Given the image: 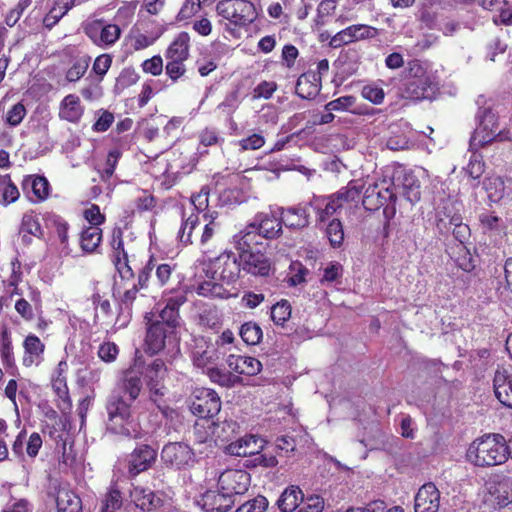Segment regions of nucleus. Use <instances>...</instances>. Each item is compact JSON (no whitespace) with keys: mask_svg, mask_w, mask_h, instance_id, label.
Returning a JSON list of instances; mask_svg holds the SVG:
<instances>
[{"mask_svg":"<svg viewBox=\"0 0 512 512\" xmlns=\"http://www.w3.org/2000/svg\"><path fill=\"white\" fill-rule=\"evenodd\" d=\"M260 239L254 226L248 224L243 230L232 237V244L240 258L243 254L257 251L258 245L261 244Z\"/></svg>","mask_w":512,"mask_h":512,"instance_id":"obj_22","label":"nucleus"},{"mask_svg":"<svg viewBox=\"0 0 512 512\" xmlns=\"http://www.w3.org/2000/svg\"><path fill=\"white\" fill-rule=\"evenodd\" d=\"M122 506V494L120 490L111 487L105 495L102 512H115Z\"/></svg>","mask_w":512,"mask_h":512,"instance_id":"obj_51","label":"nucleus"},{"mask_svg":"<svg viewBox=\"0 0 512 512\" xmlns=\"http://www.w3.org/2000/svg\"><path fill=\"white\" fill-rule=\"evenodd\" d=\"M282 224L291 229H303L309 225V214L304 207L280 208Z\"/></svg>","mask_w":512,"mask_h":512,"instance_id":"obj_28","label":"nucleus"},{"mask_svg":"<svg viewBox=\"0 0 512 512\" xmlns=\"http://www.w3.org/2000/svg\"><path fill=\"white\" fill-rule=\"evenodd\" d=\"M291 317L290 303L283 299L277 302L271 308V319L276 325H284V323Z\"/></svg>","mask_w":512,"mask_h":512,"instance_id":"obj_47","label":"nucleus"},{"mask_svg":"<svg viewBox=\"0 0 512 512\" xmlns=\"http://www.w3.org/2000/svg\"><path fill=\"white\" fill-rule=\"evenodd\" d=\"M113 263L123 280H130L134 277L132 268L128 264V256L125 251L113 255Z\"/></svg>","mask_w":512,"mask_h":512,"instance_id":"obj_52","label":"nucleus"},{"mask_svg":"<svg viewBox=\"0 0 512 512\" xmlns=\"http://www.w3.org/2000/svg\"><path fill=\"white\" fill-rule=\"evenodd\" d=\"M142 379L134 371H126L117 390L126 400L133 403L138 399L142 390Z\"/></svg>","mask_w":512,"mask_h":512,"instance_id":"obj_27","label":"nucleus"},{"mask_svg":"<svg viewBox=\"0 0 512 512\" xmlns=\"http://www.w3.org/2000/svg\"><path fill=\"white\" fill-rule=\"evenodd\" d=\"M485 165L482 161V157L477 154H473L466 167V173L474 180L479 179L484 173Z\"/></svg>","mask_w":512,"mask_h":512,"instance_id":"obj_59","label":"nucleus"},{"mask_svg":"<svg viewBox=\"0 0 512 512\" xmlns=\"http://www.w3.org/2000/svg\"><path fill=\"white\" fill-rule=\"evenodd\" d=\"M342 203L336 198L335 195H332L328 202L325 204L324 208H319L317 211L318 221L326 222L329 220L331 216H333L339 208H341Z\"/></svg>","mask_w":512,"mask_h":512,"instance_id":"obj_56","label":"nucleus"},{"mask_svg":"<svg viewBox=\"0 0 512 512\" xmlns=\"http://www.w3.org/2000/svg\"><path fill=\"white\" fill-rule=\"evenodd\" d=\"M85 33L98 45H113L120 37L121 30L118 25H104L102 20H95L85 27Z\"/></svg>","mask_w":512,"mask_h":512,"instance_id":"obj_13","label":"nucleus"},{"mask_svg":"<svg viewBox=\"0 0 512 512\" xmlns=\"http://www.w3.org/2000/svg\"><path fill=\"white\" fill-rule=\"evenodd\" d=\"M268 505L269 502L267 498L258 495L239 506L235 512H264L268 508Z\"/></svg>","mask_w":512,"mask_h":512,"instance_id":"obj_55","label":"nucleus"},{"mask_svg":"<svg viewBox=\"0 0 512 512\" xmlns=\"http://www.w3.org/2000/svg\"><path fill=\"white\" fill-rule=\"evenodd\" d=\"M26 355L23 358L25 366H31L34 362V357L38 358L45 349V345L35 335H28L23 343Z\"/></svg>","mask_w":512,"mask_h":512,"instance_id":"obj_38","label":"nucleus"},{"mask_svg":"<svg viewBox=\"0 0 512 512\" xmlns=\"http://www.w3.org/2000/svg\"><path fill=\"white\" fill-rule=\"evenodd\" d=\"M198 221H199L198 215L191 214L183 222V224L179 230V233H178L179 240L183 244L188 245V244L192 243V240H191L192 232H193L194 228L197 226Z\"/></svg>","mask_w":512,"mask_h":512,"instance_id":"obj_53","label":"nucleus"},{"mask_svg":"<svg viewBox=\"0 0 512 512\" xmlns=\"http://www.w3.org/2000/svg\"><path fill=\"white\" fill-rule=\"evenodd\" d=\"M207 375L212 382L226 388H232L242 383L241 377L233 375L231 372L219 369L217 367L208 368Z\"/></svg>","mask_w":512,"mask_h":512,"instance_id":"obj_37","label":"nucleus"},{"mask_svg":"<svg viewBox=\"0 0 512 512\" xmlns=\"http://www.w3.org/2000/svg\"><path fill=\"white\" fill-rule=\"evenodd\" d=\"M462 221L459 204L447 200L436 211V229L441 235H449L452 226Z\"/></svg>","mask_w":512,"mask_h":512,"instance_id":"obj_15","label":"nucleus"},{"mask_svg":"<svg viewBox=\"0 0 512 512\" xmlns=\"http://www.w3.org/2000/svg\"><path fill=\"white\" fill-rule=\"evenodd\" d=\"M304 500L302 490L295 485H290L281 493L276 505L281 512H293Z\"/></svg>","mask_w":512,"mask_h":512,"instance_id":"obj_29","label":"nucleus"},{"mask_svg":"<svg viewBox=\"0 0 512 512\" xmlns=\"http://www.w3.org/2000/svg\"><path fill=\"white\" fill-rule=\"evenodd\" d=\"M265 441L254 435L245 436L227 446L230 454L240 457H247L259 454L263 449Z\"/></svg>","mask_w":512,"mask_h":512,"instance_id":"obj_24","label":"nucleus"},{"mask_svg":"<svg viewBox=\"0 0 512 512\" xmlns=\"http://www.w3.org/2000/svg\"><path fill=\"white\" fill-rule=\"evenodd\" d=\"M27 114L25 106L18 102L14 104L7 112L4 118L5 123L10 127H17L21 124Z\"/></svg>","mask_w":512,"mask_h":512,"instance_id":"obj_50","label":"nucleus"},{"mask_svg":"<svg viewBox=\"0 0 512 512\" xmlns=\"http://www.w3.org/2000/svg\"><path fill=\"white\" fill-rule=\"evenodd\" d=\"M185 301L186 297L184 295H177L167 299L165 306L159 311L155 319H151V322L159 323L161 326L177 332L181 321L179 308Z\"/></svg>","mask_w":512,"mask_h":512,"instance_id":"obj_14","label":"nucleus"},{"mask_svg":"<svg viewBox=\"0 0 512 512\" xmlns=\"http://www.w3.org/2000/svg\"><path fill=\"white\" fill-rule=\"evenodd\" d=\"M223 141L224 139L220 137L219 132L215 128L206 127L199 133V142L205 147L218 145Z\"/></svg>","mask_w":512,"mask_h":512,"instance_id":"obj_58","label":"nucleus"},{"mask_svg":"<svg viewBox=\"0 0 512 512\" xmlns=\"http://www.w3.org/2000/svg\"><path fill=\"white\" fill-rule=\"evenodd\" d=\"M102 240V230L97 226H89L84 229L80 237V246L86 253L96 251Z\"/></svg>","mask_w":512,"mask_h":512,"instance_id":"obj_36","label":"nucleus"},{"mask_svg":"<svg viewBox=\"0 0 512 512\" xmlns=\"http://www.w3.org/2000/svg\"><path fill=\"white\" fill-rule=\"evenodd\" d=\"M192 449L183 442H170L162 448L161 460L172 468L182 469L193 462Z\"/></svg>","mask_w":512,"mask_h":512,"instance_id":"obj_10","label":"nucleus"},{"mask_svg":"<svg viewBox=\"0 0 512 512\" xmlns=\"http://www.w3.org/2000/svg\"><path fill=\"white\" fill-rule=\"evenodd\" d=\"M199 505L206 512H228L235 504V499L223 490H208L199 500Z\"/></svg>","mask_w":512,"mask_h":512,"instance_id":"obj_16","label":"nucleus"},{"mask_svg":"<svg viewBox=\"0 0 512 512\" xmlns=\"http://www.w3.org/2000/svg\"><path fill=\"white\" fill-rule=\"evenodd\" d=\"M490 501L499 507H505L512 502V477L495 475L486 484Z\"/></svg>","mask_w":512,"mask_h":512,"instance_id":"obj_12","label":"nucleus"},{"mask_svg":"<svg viewBox=\"0 0 512 512\" xmlns=\"http://www.w3.org/2000/svg\"><path fill=\"white\" fill-rule=\"evenodd\" d=\"M326 236L332 247H340L344 240L343 225L339 219H332L326 227Z\"/></svg>","mask_w":512,"mask_h":512,"instance_id":"obj_44","label":"nucleus"},{"mask_svg":"<svg viewBox=\"0 0 512 512\" xmlns=\"http://www.w3.org/2000/svg\"><path fill=\"white\" fill-rule=\"evenodd\" d=\"M189 41V34L181 32L167 49L166 58L168 61L184 62L189 55Z\"/></svg>","mask_w":512,"mask_h":512,"instance_id":"obj_34","label":"nucleus"},{"mask_svg":"<svg viewBox=\"0 0 512 512\" xmlns=\"http://www.w3.org/2000/svg\"><path fill=\"white\" fill-rule=\"evenodd\" d=\"M24 185H30L37 201H42L49 194V183L45 177L36 176L25 180Z\"/></svg>","mask_w":512,"mask_h":512,"instance_id":"obj_45","label":"nucleus"},{"mask_svg":"<svg viewBox=\"0 0 512 512\" xmlns=\"http://www.w3.org/2000/svg\"><path fill=\"white\" fill-rule=\"evenodd\" d=\"M436 84L431 76L423 74L408 80L405 87V95L411 99L431 98L435 93Z\"/></svg>","mask_w":512,"mask_h":512,"instance_id":"obj_21","label":"nucleus"},{"mask_svg":"<svg viewBox=\"0 0 512 512\" xmlns=\"http://www.w3.org/2000/svg\"><path fill=\"white\" fill-rule=\"evenodd\" d=\"M130 498L137 508L147 512L154 511L163 504L159 495L141 486H135L131 489Z\"/></svg>","mask_w":512,"mask_h":512,"instance_id":"obj_23","label":"nucleus"},{"mask_svg":"<svg viewBox=\"0 0 512 512\" xmlns=\"http://www.w3.org/2000/svg\"><path fill=\"white\" fill-rule=\"evenodd\" d=\"M251 483V476L245 470L229 469L218 478V487L236 500L237 496L245 494Z\"/></svg>","mask_w":512,"mask_h":512,"instance_id":"obj_6","label":"nucleus"},{"mask_svg":"<svg viewBox=\"0 0 512 512\" xmlns=\"http://www.w3.org/2000/svg\"><path fill=\"white\" fill-rule=\"evenodd\" d=\"M450 233L460 244L467 243L471 236L470 228L467 224L463 223V220L454 224Z\"/></svg>","mask_w":512,"mask_h":512,"instance_id":"obj_62","label":"nucleus"},{"mask_svg":"<svg viewBox=\"0 0 512 512\" xmlns=\"http://www.w3.org/2000/svg\"><path fill=\"white\" fill-rule=\"evenodd\" d=\"M164 378L152 374H146V385L149 390V401L160 408V400L165 395Z\"/></svg>","mask_w":512,"mask_h":512,"instance_id":"obj_39","label":"nucleus"},{"mask_svg":"<svg viewBox=\"0 0 512 512\" xmlns=\"http://www.w3.org/2000/svg\"><path fill=\"white\" fill-rule=\"evenodd\" d=\"M239 334L248 345H256L262 338V329L254 322H246L240 327Z\"/></svg>","mask_w":512,"mask_h":512,"instance_id":"obj_42","label":"nucleus"},{"mask_svg":"<svg viewBox=\"0 0 512 512\" xmlns=\"http://www.w3.org/2000/svg\"><path fill=\"white\" fill-rule=\"evenodd\" d=\"M216 11L218 15L238 26L250 24L257 17L255 6L247 0H222L217 3Z\"/></svg>","mask_w":512,"mask_h":512,"instance_id":"obj_3","label":"nucleus"},{"mask_svg":"<svg viewBox=\"0 0 512 512\" xmlns=\"http://www.w3.org/2000/svg\"><path fill=\"white\" fill-rule=\"evenodd\" d=\"M211 433L214 436V442H228L236 435L239 425L234 420H224L222 422L211 421Z\"/></svg>","mask_w":512,"mask_h":512,"instance_id":"obj_35","label":"nucleus"},{"mask_svg":"<svg viewBox=\"0 0 512 512\" xmlns=\"http://www.w3.org/2000/svg\"><path fill=\"white\" fill-rule=\"evenodd\" d=\"M0 350H1V357L3 360V363L7 367H13L15 364L14 355H13V347L11 339L7 333V331H4L2 333V338L0 341Z\"/></svg>","mask_w":512,"mask_h":512,"instance_id":"obj_54","label":"nucleus"},{"mask_svg":"<svg viewBox=\"0 0 512 512\" xmlns=\"http://www.w3.org/2000/svg\"><path fill=\"white\" fill-rule=\"evenodd\" d=\"M191 349V360L197 368H210L220 359V354L215 345L204 337L194 339Z\"/></svg>","mask_w":512,"mask_h":512,"instance_id":"obj_11","label":"nucleus"},{"mask_svg":"<svg viewBox=\"0 0 512 512\" xmlns=\"http://www.w3.org/2000/svg\"><path fill=\"white\" fill-rule=\"evenodd\" d=\"M220 409V397L212 389L199 390L190 404L191 412L198 416L200 420H210L220 412Z\"/></svg>","mask_w":512,"mask_h":512,"instance_id":"obj_7","label":"nucleus"},{"mask_svg":"<svg viewBox=\"0 0 512 512\" xmlns=\"http://www.w3.org/2000/svg\"><path fill=\"white\" fill-rule=\"evenodd\" d=\"M440 492L433 483L424 484L415 496V512H438Z\"/></svg>","mask_w":512,"mask_h":512,"instance_id":"obj_17","label":"nucleus"},{"mask_svg":"<svg viewBox=\"0 0 512 512\" xmlns=\"http://www.w3.org/2000/svg\"><path fill=\"white\" fill-rule=\"evenodd\" d=\"M356 103V98L354 96H351V95H346V96H342V97H339L335 100H332L330 102H328L326 105H325V110L326 111H337V112H352V113H357L356 110L353 109V106L355 105Z\"/></svg>","mask_w":512,"mask_h":512,"instance_id":"obj_46","label":"nucleus"},{"mask_svg":"<svg viewBox=\"0 0 512 512\" xmlns=\"http://www.w3.org/2000/svg\"><path fill=\"white\" fill-rule=\"evenodd\" d=\"M320 89L321 77L315 71H308L299 76L295 92L302 99H313Z\"/></svg>","mask_w":512,"mask_h":512,"instance_id":"obj_25","label":"nucleus"},{"mask_svg":"<svg viewBox=\"0 0 512 512\" xmlns=\"http://www.w3.org/2000/svg\"><path fill=\"white\" fill-rule=\"evenodd\" d=\"M226 363L236 373L249 376L258 374L262 369L261 362L250 356L230 354L226 359Z\"/></svg>","mask_w":512,"mask_h":512,"instance_id":"obj_26","label":"nucleus"},{"mask_svg":"<svg viewBox=\"0 0 512 512\" xmlns=\"http://www.w3.org/2000/svg\"><path fill=\"white\" fill-rule=\"evenodd\" d=\"M259 234V238L276 239L282 234V222L273 214L259 213L250 223Z\"/></svg>","mask_w":512,"mask_h":512,"instance_id":"obj_20","label":"nucleus"},{"mask_svg":"<svg viewBox=\"0 0 512 512\" xmlns=\"http://www.w3.org/2000/svg\"><path fill=\"white\" fill-rule=\"evenodd\" d=\"M239 259L243 271L251 275L266 277L271 271L270 259L259 250L243 254Z\"/></svg>","mask_w":512,"mask_h":512,"instance_id":"obj_19","label":"nucleus"},{"mask_svg":"<svg viewBox=\"0 0 512 512\" xmlns=\"http://www.w3.org/2000/svg\"><path fill=\"white\" fill-rule=\"evenodd\" d=\"M384 95L383 89L375 85H366L362 89V96L374 104L382 103Z\"/></svg>","mask_w":512,"mask_h":512,"instance_id":"obj_63","label":"nucleus"},{"mask_svg":"<svg viewBox=\"0 0 512 512\" xmlns=\"http://www.w3.org/2000/svg\"><path fill=\"white\" fill-rule=\"evenodd\" d=\"M146 319V351L150 354H157L166 346L171 345L172 348L178 349L177 332L167 327L161 326L159 323L151 322V318L145 316Z\"/></svg>","mask_w":512,"mask_h":512,"instance_id":"obj_4","label":"nucleus"},{"mask_svg":"<svg viewBox=\"0 0 512 512\" xmlns=\"http://www.w3.org/2000/svg\"><path fill=\"white\" fill-rule=\"evenodd\" d=\"M200 322L202 325L215 329L220 325L219 312L215 307H209L200 314Z\"/></svg>","mask_w":512,"mask_h":512,"instance_id":"obj_61","label":"nucleus"},{"mask_svg":"<svg viewBox=\"0 0 512 512\" xmlns=\"http://www.w3.org/2000/svg\"><path fill=\"white\" fill-rule=\"evenodd\" d=\"M57 512H82V501L66 487H60L56 495Z\"/></svg>","mask_w":512,"mask_h":512,"instance_id":"obj_30","label":"nucleus"},{"mask_svg":"<svg viewBox=\"0 0 512 512\" xmlns=\"http://www.w3.org/2000/svg\"><path fill=\"white\" fill-rule=\"evenodd\" d=\"M0 192L2 194L0 203L5 206L15 202L20 195L18 188L10 179L0 186Z\"/></svg>","mask_w":512,"mask_h":512,"instance_id":"obj_57","label":"nucleus"},{"mask_svg":"<svg viewBox=\"0 0 512 512\" xmlns=\"http://www.w3.org/2000/svg\"><path fill=\"white\" fill-rule=\"evenodd\" d=\"M399 195L404 197L410 203H416L420 200L421 191L418 179L412 174H404L399 177Z\"/></svg>","mask_w":512,"mask_h":512,"instance_id":"obj_33","label":"nucleus"},{"mask_svg":"<svg viewBox=\"0 0 512 512\" xmlns=\"http://www.w3.org/2000/svg\"><path fill=\"white\" fill-rule=\"evenodd\" d=\"M389 193V198L393 201H395L396 199V193L394 192H389V189L387 188L385 190V193H382L379 189H378V185H369L365 192H364V197H363V206L367 209V210H377L379 209L381 206L385 205L386 202H387V195Z\"/></svg>","mask_w":512,"mask_h":512,"instance_id":"obj_32","label":"nucleus"},{"mask_svg":"<svg viewBox=\"0 0 512 512\" xmlns=\"http://www.w3.org/2000/svg\"><path fill=\"white\" fill-rule=\"evenodd\" d=\"M83 115L80 98L74 94L67 95L60 104L59 117L63 120L76 123Z\"/></svg>","mask_w":512,"mask_h":512,"instance_id":"obj_31","label":"nucleus"},{"mask_svg":"<svg viewBox=\"0 0 512 512\" xmlns=\"http://www.w3.org/2000/svg\"><path fill=\"white\" fill-rule=\"evenodd\" d=\"M211 423L209 419L198 420L194 425V436L198 443L214 442V436L211 433Z\"/></svg>","mask_w":512,"mask_h":512,"instance_id":"obj_49","label":"nucleus"},{"mask_svg":"<svg viewBox=\"0 0 512 512\" xmlns=\"http://www.w3.org/2000/svg\"><path fill=\"white\" fill-rule=\"evenodd\" d=\"M379 30L375 27L356 24L336 33L330 40L329 46L332 48H340L353 42L372 39L378 36Z\"/></svg>","mask_w":512,"mask_h":512,"instance_id":"obj_9","label":"nucleus"},{"mask_svg":"<svg viewBox=\"0 0 512 512\" xmlns=\"http://www.w3.org/2000/svg\"><path fill=\"white\" fill-rule=\"evenodd\" d=\"M131 407L132 403L120 392H113L106 402L107 431L127 438H141L142 431L139 424L132 419Z\"/></svg>","mask_w":512,"mask_h":512,"instance_id":"obj_1","label":"nucleus"},{"mask_svg":"<svg viewBox=\"0 0 512 512\" xmlns=\"http://www.w3.org/2000/svg\"><path fill=\"white\" fill-rule=\"evenodd\" d=\"M468 460L478 467L500 465L508 459L506 440L501 434H486L474 440L467 450Z\"/></svg>","mask_w":512,"mask_h":512,"instance_id":"obj_2","label":"nucleus"},{"mask_svg":"<svg viewBox=\"0 0 512 512\" xmlns=\"http://www.w3.org/2000/svg\"><path fill=\"white\" fill-rule=\"evenodd\" d=\"M118 353V346L113 342H104L98 349L99 358L106 363L114 362Z\"/></svg>","mask_w":512,"mask_h":512,"instance_id":"obj_60","label":"nucleus"},{"mask_svg":"<svg viewBox=\"0 0 512 512\" xmlns=\"http://www.w3.org/2000/svg\"><path fill=\"white\" fill-rule=\"evenodd\" d=\"M157 450L150 445L137 446L127 457V470L130 477H136L140 473L149 470L156 462Z\"/></svg>","mask_w":512,"mask_h":512,"instance_id":"obj_8","label":"nucleus"},{"mask_svg":"<svg viewBox=\"0 0 512 512\" xmlns=\"http://www.w3.org/2000/svg\"><path fill=\"white\" fill-rule=\"evenodd\" d=\"M493 388L499 402L512 409V374L504 367L496 369Z\"/></svg>","mask_w":512,"mask_h":512,"instance_id":"obj_18","label":"nucleus"},{"mask_svg":"<svg viewBox=\"0 0 512 512\" xmlns=\"http://www.w3.org/2000/svg\"><path fill=\"white\" fill-rule=\"evenodd\" d=\"M483 188L487 192L489 199L493 202L501 200L504 196L505 185L503 180L498 176L485 178Z\"/></svg>","mask_w":512,"mask_h":512,"instance_id":"obj_41","label":"nucleus"},{"mask_svg":"<svg viewBox=\"0 0 512 512\" xmlns=\"http://www.w3.org/2000/svg\"><path fill=\"white\" fill-rule=\"evenodd\" d=\"M241 269V262H238L235 254L224 252L211 262L208 273L213 280L230 284L238 279Z\"/></svg>","mask_w":512,"mask_h":512,"instance_id":"obj_5","label":"nucleus"},{"mask_svg":"<svg viewBox=\"0 0 512 512\" xmlns=\"http://www.w3.org/2000/svg\"><path fill=\"white\" fill-rule=\"evenodd\" d=\"M363 187V184L359 180L350 181L347 187L341 189L334 195L341 203L355 201L359 197Z\"/></svg>","mask_w":512,"mask_h":512,"instance_id":"obj_48","label":"nucleus"},{"mask_svg":"<svg viewBox=\"0 0 512 512\" xmlns=\"http://www.w3.org/2000/svg\"><path fill=\"white\" fill-rule=\"evenodd\" d=\"M477 119V137L480 136L481 131H488L489 133H493L498 136L499 132L496 116L490 108L480 109L477 114Z\"/></svg>","mask_w":512,"mask_h":512,"instance_id":"obj_40","label":"nucleus"},{"mask_svg":"<svg viewBox=\"0 0 512 512\" xmlns=\"http://www.w3.org/2000/svg\"><path fill=\"white\" fill-rule=\"evenodd\" d=\"M21 232L39 236L41 234V226L32 215H24L21 223Z\"/></svg>","mask_w":512,"mask_h":512,"instance_id":"obj_64","label":"nucleus"},{"mask_svg":"<svg viewBox=\"0 0 512 512\" xmlns=\"http://www.w3.org/2000/svg\"><path fill=\"white\" fill-rule=\"evenodd\" d=\"M198 294L211 298H227L229 296V291L225 289L222 284H219L214 280L200 284L198 287Z\"/></svg>","mask_w":512,"mask_h":512,"instance_id":"obj_43","label":"nucleus"}]
</instances>
